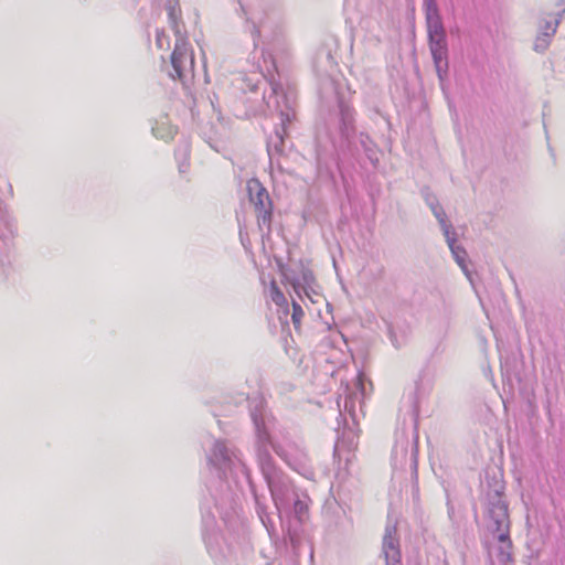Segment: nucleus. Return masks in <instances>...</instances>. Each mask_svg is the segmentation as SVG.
I'll return each instance as SVG.
<instances>
[{
    "label": "nucleus",
    "instance_id": "dca6fc26",
    "mask_svg": "<svg viewBox=\"0 0 565 565\" xmlns=\"http://www.w3.org/2000/svg\"><path fill=\"white\" fill-rule=\"evenodd\" d=\"M239 9L237 13L239 17L245 19V30L250 34L253 40V47L258 46V40L260 38V30L257 23L248 15L246 7L238 0Z\"/></svg>",
    "mask_w": 565,
    "mask_h": 565
},
{
    "label": "nucleus",
    "instance_id": "ddd939ff",
    "mask_svg": "<svg viewBox=\"0 0 565 565\" xmlns=\"http://www.w3.org/2000/svg\"><path fill=\"white\" fill-rule=\"evenodd\" d=\"M420 194L437 221H443L444 218H447V214L444 207L440 205L437 196L429 186H423L420 189Z\"/></svg>",
    "mask_w": 565,
    "mask_h": 565
},
{
    "label": "nucleus",
    "instance_id": "58836bf2",
    "mask_svg": "<svg viewBox=\"0 0 565 565\" xmlns=\"http://www.w3.org/2000/svg\"><path fill=\"white\" fill-rule=\"evenodd\" d=\"M290 537V544L292 546L294 550H298L299 548V544H300V541L299 539H297L295 535L290 534L289 535Z\"/></svg>",
    "mask_w": 565,
    "mask_h": 565
},
{
    "label": "nucleus",
    "instance_id": "7c9ffc66",
    "mask_svg": "<svg viewBox=\"0 0 565 565\" xmlns=\"http://www.w3.org/2000/svg\"><path fill=\"white\" fill-rule=\"evenodd\" d=\"M290 467L307 478L312 475L310 467L301 460L292 459V466Z\"/></svg>",
    "mask_w": 565,
    "mask_h": 565
},
{
    "label": "nucleus",
    "instance_id": "473e14b6",
    "mask_svg": "<svg viewBox=\"0 0 565 565\" xmlns=\"http://www.w3.org/2000/svg\"><path fill=\"white\" fill-rule=\"evenodd\" d=\"M337 507L342 511L343 514H345L344 508L339 503V501L335 498H332V500L328 499L324 503V511L329 512L333 510V508Z\"/></svg>",
    "mask_w": 565,
    "mask_h": 565
},
{
    "label": "nucleus",
    "instance_id": "2eb2a0df",
    "mask_svg": "<svg viewBox=\"0 0 565 565\" xmlns=\"http://www.w3.org/2000/svg\"><path fill=\"white\" fill-rule=\"evenodd\" d=\"M382 552L384 558L390 555H393L395 552H401L399 550V540L396 537V527L395 526H386L385 534L382 542Z\"/></svg>",
    "mask_w": 565,
    "mask_h": 565
},
{
    "label": "nucleus",
    "instance_id": "6e6552de",
    "mask_svg": "<svg viewBox=\"0 0 565 565\" xmlns=\"http://www.w3.org/2000/svg\"><path fill=\"white\" fill-rule=\"evenodd\" d=\"M204 541L209 554L216 563H232L237 552V545L232 537H226L223 533L213 531L204 534Z\"/></svg>",
    "mask_w": 565,
    "mask_h": 565
},
{
    "label": "nucleus",
    "instance_id": "72a5a7b5",
    "mask_svg": "<svg viewBox=\"0 0 565 565\" xmlns=\"http://www.w3.org/2000/svg\"><path fill=\"white\" fill-rule=\"evenodd\" d=\"M182 156H183L182 160L179 161V172L180 173H185L188 171V169H189V166H190L189 159H188V149L186 148L183 149Z\"/></svg>",
    "mask_w": 565,
    "mask_h": 565
},
{
    "label": "nucleus",
    "instance_id": "a211bd4d",
    "mask_svg": "<svg viewBox=\"0 0 565 565\" xmlns=\"http://www.w3.org/2000/svg\"><path fill=\"white\" fill-rule=\"evenodd\" d=\"M356 438L358 435L350 427H344L341 436L337 438L334 455H337L342 448H353L356 445Z\"/></svg>",
    "mask_w": 565,
    "mask_h": 565
},
{
    "label": "nucleus",
    "instance_id": "4be33fe9",
    "mask_svg": "<svg viewBox=\"0 0 565 565\" xmlns=\"http://www.w3.org/2000/svg\"><path fill=\"white\" fill-rule=\"evenodd\" d=\"M456 263L460 266V268L465 271L466 275H468V268H467V263H466V258H467V252L466 249L460 246V245H457V243H454L451 245L448 246Z\"/></svg>",
    "mask_w": 565,
    "mask_h": 565
},
{
    "label": "nucleus",
    "instance_id": "5701e85b",
    "mask_svg": "<svg viewBox=\"0 0 565 565\" xmlns=\"http://www.w3.org/2000/svg\"><path fill=\"white\" fill-rule=\"evenodd\" d=\"M292 514H294V518L299 523H302L308 516L307 503L305 501L300 500L299 498H295L294 504H292Z\"/></svg>",
    "mask_w": 565,
    "mask_h": 565
},
{
    "label": "nucleus",
    "instance_id": "7ed1b4c3",
    "mask_svg": "<svg viewBox=\"0 0 565 565\" xmlns=\"http://www.w3.org/2000/svg\"><path fill=\"white\" fill-rule=\"evenodd\" d=\"M207 462L222 481L228 482V480L232 479L238 484L241 479L246 480L254 497L256 512L262 523L267 526L269 515L267 511L268 507L265 502L266 497L258 494L247 467L236 454L231 450L224 441L215 440L207 456Z\"/></svg>",
    "mask_w": 565,
    "mask_h": 565
},
{
    "label": "nucleus",
    "instance_id": "f03ea898",
    "mask_svg": "<svg viewBox=\"0 0 565 565\" xmlns=\"http://www.w3.org/2000/svg\"><path fill=\"white\" fill-rule=\"evenodd\" d=\"M481 500L484 505L487 530L500 544L508 543V545H512L509 501L505 495V482L501 473H486V488L482 489Z\"/></svg>",
    "mask_w": 565,
    "mask_h": 565
},
{
    "label": "nucleus",
    "instance_id": "c85d7f7f",
    "mask_svg": "<svg viewBox=\"0 0 565 565\" xmlns=\"http://www.w3.org/2000/svg\"><path fill=\"white\" fill-rule=\"evenodd\" d=\"M270 296H271V300L277 306L281 307L284 305H287V299H286L285 295L282 294V291L277 286L276 281H271V285H270Z\"/></svg>",
    "mask_w": 565,
    "mask_h": 565
},
{
    "label": "nucleus",
    "instance_id": "f257e3e1",
    "mask_svg": "<svg viewBox=\"0 0 565 565\" xmlns=\"http://www.w3.org/2000/svg\"><path fill=\"white\" fill-rule=\"evenodd\" d=\"M335 130L338 138L333 139L334 161L340 170V163L345 160H356L361 151L370 163L376 168L379 164V148L369 135L361 132L356 136L355 109L343 97L337 96Z\"/></svg>",
    "mask_w": 565,
    "mask_h": 565
},
{
    "label": "nucleus",
    "instance_id": "4c0bfd02",
    "mask_svg": "<svg viewBox=\"0 0 565 565\" xmlns=\"http://www.w3.org/2000/svg\"><path fill=\"white\" fill-rule=\"evenodd\" d=\"M276 263H277V267L279 269V273L282 276L286 273L288 266L286 264H284V262L281 259H277Z\"/></svg>",
    "mask_w": 565,
    "mask_h": 565
},
{
    "label": "nucleus",
    "instance_id": "37998d69",
    "mask_svg": "<svg viewBox=\"0 0 565 565\" xmlns=\"http://www.w3.org/2000/svg\"><path fill=\"white\" fill-rule=\"evenodd\" d=\"M502 565H508V563H501Z\"/></svg>",
    "mask_w": 565,
    "mask_h": 565
},
{
    "label": "nucleus",
    "instance_id": "b1692460",
    "mask_svg": "<svg viewBox=\"0 0 565 565\" xmlns=\"http://www.w3.org/2000/svg\"><path fill=\"white\" fill-rule=\"evenodd\" d=\"M440 230L446 238V242L449 245L457 243V233L452 226V224L448 221V218H444L443 221H438Z\"/></svg>",
    "mask_w": 565,
    "mask_h": 565
},
{
    "label": "nucleus",
    "instance_id": "bb28decb",
    "mask_svg": "<svg viewBox=\"0 0 565 565\" xmlns=\"http://www.w3.org/2000/svg\"><path fill=\"white\" fill-rule=\"evenodd\" d=\"M512 545H508V543L500 544L498 548V559L500 563H512L513 554H512Z\"/></svg>",
    "mask_w": 565,
    "mask_h": 565
},
{
    "label": "nucleus",
    "instance_id": "20e7f679",
    "mask_svg": "<svg viewBox=\"0 0 565 565\" xmlns=\"http://www.w3.org/2000/svg\"><path fill=\"white\" fill-rule=\"evenodd\" d=\"M269 85L270 94L264 98L267 106L269 108L274 107L280 118V124L267 138V152L271 161L275 154L281 156L285 151V138L288 136L289 127L296 118V93L292 88H285L281 83L276 81H270Z\"/></svg>",
    "mask_w": 565,
    "mask_h": 565
},
{
    "label": "nucleus",
    "instance_id": "4468645a",
    "mask_svg": "<svg viewBox=\"0 0 565 565\" xmlns=\"http://www.w3.org/2000/svg\"><path fill=\"white\" fill-rule=\"evenodd\" d=\"M215 508L221 514V518L224 520L230 519L235 511V500L233 498L232 491L230 490V486L227 484V489L224 494L220 499H215Z\"/></svg>",
    "mask_w": 565,
    "mask_h": 565
},
{
    "label": "nucleus",
    "instance_id": "39448f33",
    "mask_svg": "<svg viewBox=\"0 0 565 565\" xmlns=\"http://www.w3.org/2000/svg\"><path fill=\"white\" fill-rule=\"evenodd\" d=\"M179 14L178 4L168 6L169 23L175 35V45L170 56L172 71L169 72V75L173 79L178 78L185 83L192 73L194 61L192 54H189L188 42L180 28Z\"/></svg>",
    "mask_w": 565,
    "mask_h": 565
},
{
    "label": "nucleus",
    "instance_id": "79ce46f5",
    "mask_svg": "<svg viewBox=\"0 0 565 565\" xmlns=\"http://www.w3.org/2000/svg\"><path fill=\"white\" fill-rule=\"evenodd\" d=\"M391 339H392V342H393L394 347H395V348H398V344H396V343H395V340H394V338H393V334H391Z\"/></svg>",
    "mask_w": 565,
    "mask_h": 565
},
{
    "label": "nucleus",
    "instance_id": "ea45409f",
    "mask_svg": "<svg viewBox=\"0 0 565 565\" xmlns=\"http://www.w3.org/2000/svg\"><path fill=\"white\" fill-rule=\"evenodd\" d=\"M397 456H398V446L395 445V447L393 448V451H392V459L394 462H396Z\"/></svg>",
    "mask_w": 565,
    "mask_h": 565
},
{
    "label": "nucleus",
    "instance_id": "f8f14e48",
    "mask_svg": "<svg viewBox=\"0 0 565 565\" xmlns=\"http://www.w3.org/2000/svg\"><path fill=\"white\" fill-rule=\"evenodd\" d=\"M426 392L423 386L422 375L415 381L414 386L409 390V392L404 396V401L407 406L411 408V412L415 418L418 417L419 414V402L425 396Z\"/></svg>",
    "mask_w": 565,
    "mask_h": 565
},
{
    "label": "nucleus",
    "instance_id": "6ab92c4d",
    "mask_svg": "<svg viewBox=\"0 0 565 565\" xmlns=\"http://www.w3.org/2000/svg\"><path fill=\"white\" fill-rule=\"evenodd\" d=\"M298 267H299V273H300L301 279H302L301 285L303 287V288H300V292L303 291L308 297H310L309 289H312V285L316 281L315 274L308 267V264H306V262L303 259L299 260Z\"/></svg>",
    "mask_w": 565,
    "mask_h": 565
},
{
    "label": "nucleus",
    "instance_id": "2f4dec72",
    "mask_svg": "<svg viewBox=\"0 0 565 565\" xmlns=\"http://www.w3.org/2000/svg\"><path fill=\"white\" fill-rule=\"evenodd\" d=\"M156 44L161 50L164 47L166 44L169 45L168 36L166 35L163 30H157Z\"/></svg>",
    "mask_w": 565,
    "mask_h": 565
},
{
    "label": "nucleus",
    "instance_id": "a878e982",
    "mask_svg": "<svg viewBox=\"0 0 565 565\" xmlns=\"http://www.w3.org/2000/svg\"><path fill=\"white\" fill-rule=\"evenodd\" d=\"M417 456H418V435L416 433L413 438L412 452H411V469H412L413 480L415 482L417 481V465H418Z\"/></svg>",
    "mask_w": 565,
    "mask_h": 565
},
{
    "label": "nucleus",
    "instance_id": "9d476101",
    "mask_svg": "<svg viewBox=\"0 0 565 565\" xmlns=\"http://www.w3.org/2000/svg\"><path fill=\"white\" fill-rule=\"evenodd\" d=\"M423 8L428 35L446 33L437 0H424Z\"/></svg>",
    "mask_w": 565,
    "mask_h": 565
},
{
    "label": "nucleus",
    "instance_id": "9b49d317",
    "mask_svg": "<svg viewBox=\"0 0 565 565\" xmlns=\"http://www.w3.org/2000/svg\"><path fill=\"white\" fill-rule=\"evenodd\" d=\"M247 192L256 212L266 209L267 202H273L268 191L257 179L247 182Z\"/></svg>",
    "mask_w": 565,
    "mask_h": 565
},
{
    "label": "nucleus",
    "instance_id": "1a4fd4ad",
    "mask_svg": "<svg viewBox=\"0 0 565 565\" xmlns=\"http://www.w3.org/2000/svg\"><path fill=\"white\" fill-rule=\"evenodd\" d=\"M427 41L437 76L444 82L449 70L447 33L428 35Z\"/></svg>",
    "mask_w": 565,
    "mask_h": 565
},
{
    "label": "nucleus",
    "instance_id": "f704fd0d",
    "mask_svg": "<svg viewBox=\"0 0 565 565\" xmlns=\"http://www.w3.org/2000/svg\"><path fill=\"white\" fill-rule=\"evenodd\" d=\"M386 565H403L402 563V553L395 552L393 555H390L385 558Z\"/></svg>",
    "mask_w": 565,
    "mask_h": 565
},
{
    "label": "nucleus",
    "instance_id": "0eeeda50",
    "mask_svg": "<svg viewBox=\"0 0 565 565\" xmlns=\"http://www.w3.org/2000/svg\"><path fill=\"white\" fill-rule=\"evenodd\" d=\"M258 465L277 510L288 503L291 493L289 478L276 467L269 450L259 448Z\"/></svg>",
    "mask_w": 565,
    "mask_h": 565
},
{
    "label": "nucleus",
    "instance_id": "e433bc0d",
    "mask_svg": "<svg viewBox=\"0 0 565 565\" xmlns=\"http://www.w3.org/2000/svg\"><path fill=\"white\" fill-rule=\"evenodd\" d=\"M353 408H354V402L349 399V398H345V401H344V409L347 412H349L352 420L355 422V415H354Z\"/></svg>",
    "mask_w": 565,
    "mask_h": 565
},
{
    "label": "nucleus",
    "instance_id": "c756f323",
    "mask_svg": "<svg viewBox=\"0 0 565 565\" xmlns=\"http://www.w3.org/2000/svg\"><path fill=\"white\" fill-rule=\"evenodd\" d=\"M302 316H303V310H302L301 306L294 300L292 301L291 321L297 331H299V329H300V321H301Z\"/></svg>",
    "mask_w": 565,
    "mask_h": 565
},
{
    "label": "nucleus",
    "instance_id": "cd10ccee",
    "mask_svg": "<svg viewBox=\"0 0 565 565\" xmlns=\"http://www.w3.org/2000/svg\"><path fill=\"white\" fill-rule=\"evenodd\" d=\"M551 38L552 36H548L547 33L539 32L533 45V50L537 53H544L550 46Z\"/></svg>",
    "mask_w": 565,
    "mask_h": 565
},
{
    "label": "nucleus",
    "instance_id": "393cba45",
    "mask_svg": "<svg viewBox=\"0 0 565 565\" xmlns=\"http://www.w3.org/2000/svg\"><path fill=\"white\" fill-rule=\"evenodd\" d=\"M282 282L290 284L294 290L300 296V288H303L300 280L298 271L287 267L286 273L282 275Z\"/></svg>",
    "mask_w": 565,
    "mask_h": 565
},
{
    "label": "nucleus",
    "instance_id": "423d86ee",
    "mask_svg": "<svg viewBox=\"0 0 565 565\" xmlns=\"http://www.w3.org/2000/svg\"><path fill=\"white\" fill-rule=\"evenodd\" d=\"M249 413L255 427L257 451L259 448H266L271 446L273 450L285 460L288 466H292V458L289 456L287 450L277 443H274L270 436V431L274 427V417L268 414L263 397H255L249 403Z\"/></svg>",
    "mask_w": 565,
    "mask_h": 565
},
{
    "label": "nucleus",
    "instance_id": "412c9836",
    "mask_svg": "<svg viewBox=\"0 0 565 565\" xmlns=\"http://www.w3.org/2000/svg\"><path fill=\"white\" fill-rule=\"evenodd\" d=\"M564 12L565 8L558 12L553 20H542L539 24V32L547 33L548 36H553L556 33L557 26Z\"/></svg>",
    "mask_w": 565,
    "mask_h": 565
},
{
    "label": "nucleus",
    "instance_id": "f3484780",
    "mask_svg": "<svg viewBox=\"0 0 565 565\" xmlns=\"http://www.w3.org/2000/svg\"><path fill=\"white\" fill-rule=\"evenodd\" d=\"M14 234V225L0 202V239L7 244Z\"/></svg>",
    "mask_w": 565,
    "mask_h": 565
},
{
    "label": "nucleus",
    "instance_id": "a19ab883",
    "mask_svg": "<svg viewBox=\"0 0 565 565\" xmlns=\"http://www.w3.org/2000/svg\"><path fill=\"white\" fill-rule=\"evenodd\" d=\"M406 454V447L402 445L401 447V455L404 456Z\"/></svg>",
    "mask_w": 565,
    "mask_h": 565
},
{
    "label": "nucleus",
    "instance_id": "aec40b11",
    "mask_svg": "<svg viewBox=\"0 0 565 565\" xmlns=\"http://www.w3.org/2000/svg\"><path fill=\"white\" fill-rule=\"evenodd\" d=\"M273 207V202H267L266 209L256 212L258 227L262 232L265 228L266 235H269L271 233Z\"/></svg>",
    "mask_w": 565,
    "mask_h": 565
},
{
    "label": "nucleus",
    "instance_id": "c9c22d12",
    "mask_svg": "<svg viewBox=\"0 0 565 565\" xmlns=\"http://www.w3.org/2000/svg\"><path fill=\"white\" fill-rule=\"evenodd\" d=\"M316 158L319 167H324L328 169V160L323 151L318 147L316 150Z\"/></svg>",
    "mask_w": 565,
    "mask_h": 565
}]
</instances>
